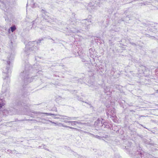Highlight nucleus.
I'll return each mask as SVG.
<instances>
[{
	"label": "nucleus",
	"mask_w": 158,
	"mask_h": 158,
	"mask_svg": "<svg viewBox=\"0 0 158 158\" xmlns=\"http://www.w3.org/2000/svg\"><path fill=\"white\" fill-rule=\"evenodd\" d=\"M16 45V42L13 40L11 39L8 42V47L10 48V52L6 53L5 55L7 56L6 60V65L2 69V77L4 81V82H6V83H4L2 85V93L0 96V107H2L4 105V99L10 96L9 91L7 87L8 86V83L10 82L9 77L11 72L12 62L14 59Z\"/></svg>",
	"instance_id": "1"
},
{
	"label": "nucleus",
	"mask_w": 158,
	"mask_h": 158,
	"mask_svg": "<svg viewBox=\"0 0 158 158\" xmlns=\"http://www.w3.org/2000/svg\"><path fill=\"white\" fill-rule=\"evenodd\" d=\"M33 68L30 66L28 64L25 65L24 70L20 74V77L24 81V84L23 85L22 87L23 89L21 90L23 94L22 96L24 97H25L26 95L29 93V90L27 89L26 90L28 92H26V88H27V85L28 83L32 81L33 79L32 77L33 76L31 75V71L33 70Z\"/></svg>",
	"instance_id": "2"
},
{
	"label": "nucleus",
	"mask_w": 158,
	"mask_h": 158,
	"mask_svg": "<svg viewBox=\"0 0 158 158\" xmlns=\"http://www.w3.org/2000/svg\"><path fill=\"white\" fill-rule=\"evenodd\" d=\"M45 38H42L38 40L36 42H29L26 45L25 49L23 54L27 56L30 54L34 53L38 50V48L36 47V45L39 44L41 41L44 40V39Z\"/></svg>",
	"instance_id": "3"
},
{
	"label": "nucleus",
	"mask_w": 158,
	"mask_h": 158,
	"mask_svg": "<svg viewBox=\"0 0 158 158\" xmlns=\"http://www.w3.org/2000/svg\"><path fill=\"white\" fill-rule=\"evenodd\" d=\"M137 151L134 153H132V155H134L136 157V158H142L144 156H146V157H148V156H150V155L146 153H144L141 148V147L139 146V147L137 148Z\"/></svg>",
	"instance_id": "4"
},
{
	"label": "nucleus",
	"mask_w": 158,
	"mask_h": 158,
	"mask_svg": "<svg viewBox=\"0 0 158 158\" xmlns=\"http://www.w3.org/2000/svg\"><path fill=\"white\" fill-rule=\"evenodd\" d=\"M91 0L89 5L91 7V8L94 10H96L100 7V3H102L103 0Z\"/></svg>",
	"instance_id": "5"
},
{
	"label": "nucleus",
	"mask_w": 158,
	"mask_h": 158,
	"mask_svg": "<svg viewBox=\"0 0 158 158\" xmlns=\"http://www.w3.org/2000/svg\"><path fill=\"white\" fill-rule=\"evenodd\" d=\"M91 24V21L89 19H86L82 20L81 24L82 26L83 27V28L88 29L89 28Z\"/></svg>",
	"instance_id": "6"
},
{
	"label": "nucleus",
	"mask_w": 158,
	"mask_h": 158,
	"mask_svg": "<svg viewBox=\"0 0 158 158\" xmlns=\"http://www.w3.org/2000/svg\"><path fill=\"white\" fill-rule=\"evenodd\" d=\"M103 119L102 118H98L96 121L94 122V125L95 127L98 129L101 128L102 126V121Z\"/></svg>",
	"instance_id": "7"
},
{
	"label": "nucleus",
	"mask_w": 158,
	"mask_h": 158,
	"mask_svg": "<svg viewBox=\"0 0 158 158\" xmlns=\"http://www.w3.org/2000/svg\"><path fill=\"white\" fill-rule=\"evenodd\" d=\"M32 113H33L34 114H38L37 115L38 116H39V115H40L42 114L43 115H42L40 117V118L41 119H43V117L44 115H46V116H49V115H50V116H52V115L60 116V115H59V114H51L50 113H42V112H32Z\"/></svg>",
	"instance_id": "8"
},
{
	"label": "nucleus",
	"mask_w": 158,
	"mask_h": 158,
	"mask_svg": "<svg viewBox=\"0 0 158 158\" xmlns=\"http://www.w3.org/2000/svg\"><path fill=\"white\" fill-rule=\"evenodd\" d=\"M15 29L16 27L15 26H11L10 27V29H8L7 30L6 28H5L4 29V31H3V32H2V33L3 34V35H4L5 34H6L7 31L9 34L10 33V31L13 32Z\"/></svg>",
	"instance_id": "9"
},
{
	"label": "nucleus",
	"mask_w": 158,
	"mask_h": 158,
	"mask_svg": "<svg viewBox=\"0 0 158 158\" xmlns=\"http://www.w3.org/2000/svg\"><path fill=\"white\" fill-rule=\"evenodd\" d=\"M82 20L81 21L79 19H74L73 21H72L70 23L71 25H81V23Z\"/></svg>",
	"instance_id": "10"
},
{
	"label": "nucleus",
	"mask_w": 158,
	"mask_h": 158,
	"mask_svg": "<svg viewBox=\"0 0 158 158\" xmlns=\"http://www.w3.org/2000/svg\"><path fill=\"white\" fill-rule=\"evenodd\" d=\"M17 104L18 106H21L22 107L28 106H29V104L27 103V102H24L20 101L18 102Z\"/></svg>",
	"instance_id": "11"
},
{
	"label": "nucleus",
	"mask_w": 158,
	"mask_h": 158,
	"mask_svg": "<svg viewBox=\"0 0 158 158\" xmlns=\"http://www.w3.org/2000/svg\"><path fill=\"white\" fill-rule=\"evenodd\" d=\"M69 30L70 32L72 33H77L78 31V30L75 28H73Z\"/></svg>",
	"instance_id": "12"
},
{
	"label": "nucleus",
	"mask_w": 158,
	"mask_h": 158,
	"mask_svg": "<svg viewBox=\"0 0 158 158\" xmlns=\"http://www.w3.org/2000/svg\"><path fill=\"white\" fill-rule=\"evenodd\" d=\"M64 117H67L68 118H66L67 119H68V120H76L77 119V117H67V116H64Z\"/></svg>",
	"instance_id": "13"
},
{
	"label": "nucleus",
	"mask_w": 158,
	"mask_h": 158,
	"mask_svg": "<svg viewBox=\"0 0 158 158\" xmlns=\"http://www.w3.org/2000/svg\"><path fill=\"white\" fill-rule=\"evenodd\" d=\"M5 15H6L4 17L5 20L8 23L10 22V21L9 17L7 15H6V14H5Z\"/></svg>",
	"instance_id": "14"
},
{
	"label": "nucleus",
	"mask_w": 158,
	"mask_h": 158,
	"mask_svg": "<svg viewBox=\"0 0 158 158\" xmlns=\"http://www.w3.org/2000/svg\"><path fill=\"white\" fill-rule=\"evenodd\" d=\"M89 53L90 56H91L92 55H93V49L92 48H90L89 49Z\"/></svg>",
	"instance_id": "15"
},
{
	"label": "nucleus",
	"mask_w": 158,
	"mask_h": 158,
	"mask_svg": "<svg viewBox=\"0 0 158 158\" xmlns=\"http://www.w3.org/2000/svg\"><path fill=\"white\" fill-rule=\"evenodd\" d=\"M7 151L10 152L11 153L16 154H17V152L15 150H7Z\"/></svg>",
	"instance_id": "16"
},
{
	"label": "nucleus",
	"mask_w": 158,
	"mask_h": 158,
	"mask_svg": "<svg viewBox=\"0 0 158 158\" xmlns=\"http://www.w3.org/2000/svg\"><path fill=\"white\" fill-rule=\"evenodd\" d=\"M75 98H77L78 100L81 101L82 99L78 95H76L75 97Z\"/></svg>",
	"instance_id": "17"
},
{
	"label": "nucleus",
	"mask_w": 158,
	"mask_h": 158,
	"mask_svg": "<svg viewBox=\"0 0 158 158\" xmlns=\"http://www.w3.org/2000/svg\"><path fill=\"white\" fill-rule=\"evenodd\" d=\"M62 127H68V128H69L71 129H76V128H73V127H69V126H66L64 125H63V124H62Z\"/></svg>",
	"instance_id": "18"
},
{
	"label": "nucleus",
	"mask_w": 158,
	"mask_h": 158,
	"mask_svg": "<svg viewBox=\"0 0 158 158\" xmlns=\"http://www.w3.org/2000/svg\"><path fill=\"white\" fill-rule=\"evenodd\" d=\"M102 126H104V127H105L107 125V123L104 121V120L103 119V120L102 121Z\"/></svg>",
	"instance_id": "19"
},
{
	"label": "nucleus",
	"mask_w": 158,
	"mask_h": 158,
	"mask_svg": "<svg viewBox=\"0 0 158 158\" xmlns=\"http://www.w3.org/2000/svg\"><path fill=\"white\" fill-rule=\"evenodd\" d=\"M64 122L66 123H71V125H73V124L72 123H73V121H65Z\"/></svg>",
	"instance_id": "20"
},
{
	"label": "nucleus",
	"mask_w": 158,
	"mask_h": 158,
	"mask_svg": "<svg viewBox=\"0 0 158 158\" xmlns=\"http://www.w3.org/2000/svg\"><path fill=\"white\" fill-rule=\"evenodd\" d=\"M144 142H145V143H146V144H149V145H152V144L151 143H150V142L149 141L147 140L145 141Z\"/></svg>",
	"instance_id": "21"
},
{
	"label": "nucleus",
	"mask_w": 158,
	"mask_h": 158,
	"mask_svg": "<svg viewBox=\"0 0 158 158\" xmlns=\"http://www.w3.org/2000/svg\"><path fill=\"white\" fill-rule=\"evenodd\" d=\"M73 123H73V125H75L76 123H77V124L81 123L79 122L78 121H73Z\"/></svg>",
	"instance_id": "22"
},
{
	"label": "nucleus",
	"mask_w": 158,
	"mask_h": 158,
	"mask_svg": "<svg viewBox=\"0 0 158 158\" xmlns=\"http://www.w3.org/2000/svg\"><path fill=\"white\" fill-rule=\"evenodd\" d=\"M40 147L42 148H43L45 149L48 150L46 149V146L45 145H42Z\"/></svg>",
	"instance_id": "23"
},
{
	"label": "nucleus",
	"mask_w": 158,
	"mask_h": 158,
	"mask_svg": "<svg viewBox=\"0 0 158 158\" xmlns=\"http://www.w3.org/2000/svg\"><path fill=\"white\" fill-rule=\"evenodd\" d=\"M41 12L42 13H44L45 14V13H47V12L45 11V10H44V9L41 10Z\"/></svg>",
	"instance_id": "24"
},
{
	"label": "nucleus",
	"mask_w": 158,
	"mask_h": 158,
	"mask_svg": "<svg viewBox=\"0 0 158 158\" xmlns=\"http://www.w3.org/2000/svg\"><path fill=\"white\" fill-rule=\"evenodd\" d=\"M130 43L132 45H133V46H137V44L135 43H133V42H130Z\"/></svg>",
	"instance_id": "25"
},
{
	"label": "nucleus",
	"mask_w": 158,
	"mask_h": 158,
	"mask_svg": "<svg viewBox=\"0 0 158 158\" xmlns=\"http://www.w3.org/2000/svg\"><path fill=\"white\" fill-rule=\"evenodd\" d=\"M124 21V20L123 19H122V18H119V19L118 23H119L121 22L122 21Z\"/></svg>",
	"instance_id": "26"
},
{
	"label": "nucleus",
	"mask_w": 158,
	"mask_h": 158,
	"mask_svg": "<svg viewBox=\"0 0 158 158\" xmlns=\"http://www.w3.org/2000/svg\"><path fill=\"white\" fill-rule=\"evenodd\" d=\"M83 133H85V134H88V135H90V132H89L87 131H83Z\"/></svg>",
	"instance_id": "27"
},
{
	"label": "nucleus",
	"mask_w": 158,
	"mask_h": 158,
	"mask_svg": "<svg viewBox=\"0 0 158 158\" xmlns=\"http://www.w3.org/2000/svg\"><path fill=\"white\" fill-rule=\"evenodd\" d=\"M94 137L98 139H100L101 138V137L97 135H95Z\"/></svg>",
	"instance_id": "28"
},
{
	"label": "nucleus",
	"mask_w": 158,
	"mask_h": 158,
	"mask_svg": "<svg viewBox=\"0 0 158 158\" xmlns=\"http://www.w3.org/2000/svg\"><path fill=\"white\" fill-rule=\"evenodd\" d=\"M81 2V0H75V2H77V3H80Z\"/></svg>",
	"instance_id": "29"
},
{
	"label": "nucleus",
	"mask_w": 158,
	"mask_h": 158,
	"mask_svg": "<svg viewBox=\"0 0 158 158\" xmlns=\"http://www.w3.org/2000/svg\"><path fill=\"white\" fill-rule=\"evenodd\" d=\"M89 135L93 137H94V136H95V135H94L93 134H92V133H90V134Z\"/></svg>",
	"instance_id": "30"
},
{
	"label": "nucleus",
	"mask_w": 158,
	"mask_h": 158,
	"mask_svg": "<svg viewBox=\"0 0 158 158\" xmlns=\"http://www.w3.org/2000/svg\"><path fill=\"white\" fill-rule=\"evenodd\" d=\"M87 103V104H89V106H90V107H92V108H93V107L92 106H91V104H89V103Z\"/></svg>",
	"instance_id": "31"
},
{
	"label": "nucleus",
	"mask_w": 158,
	"mask_h": 158,
	"mask_svg": "<svg viewBox=\"0 0 158 158\" xmlns=\"http://www.w3.org/2000/svg\"><path fill=\"white\" fill-rule=\"evenodd\" d=\"M41 71H39L38 72V73H37L36 74V76H38V74L39 73H40V72H41Z\"/></svg>",
	"instance_id": "32"
},
{
	"label": "nucleus",
	"mask_w": 158,
	"mask_h": 158,
	"mask_svg": "<svg viewBox=\"0 0 158 158\" xmlns=\"http://www.w3.org/2000/svg\"><path fill=\"white\" fill-rule=\"evenodd\" d=\"M104 89L105 90V93H106V89L105 88H104Z\"/></svg>",
	"instance_id": "33"
},
{
	"label": "nucleus",
	"mask_w": 158,
	"mask_h": 158,
	"mask_svg": "<svg viewBox=\"0 0 158 158\" xmlns=\"http://www.w3.org/2000/svg\"><path fill=\"white\" fill-rule=\"evenodd\" d=\"M6 10H5V9L4 10L5 12L7 11V10L6 9Z\"/></svg>",
	"instance_id": "34"
},
{
	"label": "nucleus",
	"mask_w": 158,
	"mask_h": 158,
	"mask_svg": "<svg viewBox=\"0 0 158 158\" xmlns=\"http://www.w3.org/2000/svg\"><path fill=\"white\" fill-rule=\"evenodd\" d=\"M48 39H49L51 40H53V39H52V38H48Z\"/></svg>",
	"instance_id": "35"
},
{
	"label": "nucleus",
	"mask_w": 158,
	"mask_h": 158,
	"mask_svg": "<svg viewBox=\"0 0 158 158\" xmlns=\"http://www.w3.org/2000/svg\"><path fill=\"white\" fill-rule=\"evenodd\" d=\"M57 118V117H55L54 118Z\"/></svg>",
	"instance_id": "36"
},
{
	"label": "nucleus",
	"mask_w": 158,
	"mask_h": 158,
	"mask_svg": "<svg viewBox=\"0 0 158 158\" xmlns=\"http://www.w3.org/2000/svg\"><path fill=\"white\" fill-rule=\"evenodd\" d=\"M65 118H62V119H65Z\"/></svg>",
	"instance_id": "37"
},
{
	"label": "nucleus",
	"mask_w": 158,
	"mask_h": 158,
	"mask_svg": "<svg viewBox=\"0 0 158 158\" xmlns=\"http://www.w3.org/2000/svg\"><path fill=\"white\" fill-rule=\"evenodd\" d=\"M141 126H143V125H141Z\"/></svg>",
	"instance_id": "38"
},
{
	"label": "nucleus",
	"mask_w": 158,
	"mask_h": 158,
	"mask_svg": "<svg viewBox=\"0 0 158 158\" xmlns=\"http://www.w3.org/2000/svg\"><path fill=\"white\" fill-rule=\"evenodd\" d=\"M133 111V110H132L131 111Z\"/></svg>",
	"instance_id": "39"
},
{
	"label": "nucleus",
	"mask_w": 158,
	"mask_h": 158,
	"mask_svg": "<svg viewBox=\"0 0 158 158\" xmlns=\"http://www.w3.org/2000/svg\"><path fill=\"white\" fill-rule=\"evenodd\" d=\"M133 111V110H132L131 111Z\"/></svg>",
	"instance_id": "40"
},
{
	"label": "nucleus",
	"mask_w": 158,
	"mask_h": 158,
	"mask_svg": "<svg viewBox=\"0 0 158 158\" xmlns=\"http://www.w3.org/2000/svg\"><path fill=\"white\" fill-rule=\"evenodd\" d=\"M106 89H107V87H106Z\"/></svg>",
	"instance_id": "41"
},
{
	"label": "nucleus",
	"mask_w": 158,
	"mask_h": 158,
	"mask_svg": "<svg viewBox=\"0 0 158 158\" xmlns=\"http://www.w3.org/2000/svg\"><path fill=\"white\" fill-rule=\"evenodd\" d=\"M144 128H145L146 129H147L146 127H144Z\"/></svg>",
	"instance_id": "42"
},
{
	"label": "nucleus",
	"mask_w": 158,
	"mask_h": 158,
	"mask_svg": "<svg viewBox=\"0 0 158 158\" xmlns=\"http://www.w3.org/2000/svg\"><path fill=\"white\" fill-rule=\"evenodd\" d=\"M144 128H145L146 129H147L146 127H144Z\"/></svg>",
	"instance_id": "43"
},
{
	"label": "nucleus",
	"mask_w": 158,
	"mask_h": 158,
	"mask_svg": "<svg viewBox=\"0 0 158 158\" xmlns=\"http://www.w3.org/2000/svg\"><path fill=\"white\" fill-rule=\"evenodd\" d=\"M144 128H145L146 129H147L146 127H144Z\"/></svg>",
	"instance_id": "44"
},
{
	"label": "nucleus",
	"mask_w": 158,
	"mask_h": 158,
	"mask_svg": "<svg viewBox=\"0 0 158 158\" xmlns=\"http://www.w3.org/2000/svg\"><path fill=\"white\" fill-rule=\"evenodd\" d=\"M53 40V41H54V40Z\"/></svg>",
	"instance_id": "45"
},
{
	"label": "nucleus",
	"mask_w": 158,
	"mask_h": 158,
	"mask_svg": "<svg viewBox=\"0 0 158 158\" xmlns=\"http://www.w3.org/2000/svg\"><path fill=\"white\" fill-rule=\"evenodd\" d=\"M66 29H67L68 30V28H66Z\"/></svg>",
	"instance_id": "46"
},
{
	"label": "nucleus",
	"mask_w": 158,
	"mask_h": 158,
	"mask_svg": "<svg viewBox=\"0 0 158 158\" xmlns=\"http://www.w3.org/2000/svg\"><path fill=\"white\" fill-rule=\"evenodd\" d=\"M142 117H143V116H141Z\"/></svg>",
	"instance_id": "47"
}]
</instances>
